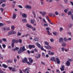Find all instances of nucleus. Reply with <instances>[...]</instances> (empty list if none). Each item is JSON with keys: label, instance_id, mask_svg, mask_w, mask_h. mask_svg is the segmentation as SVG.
<instances>
[{"label": "nucleus", "instance_id": "f257e3e1", "mask_svg": "<svg viewBox=\"0 0 73 73\" xmlns=\"http://www.w3.org/2000/svg\"><path fill=\"white\" fill-rule=\"evenodd\" d=\"M26 26L28 28H31V29H32V31H36V29L35 28H33V27H32L31 25H29L28 23H27L26 25Z\"/></svg>", "mask_w": 73, "mask_h": 73}, {"label": "nucleus", "instance_id": "f03ea898", "mask_svg": "<svg viewBox=\"0 0 73 73\" xmlns=\"http://www.w3.org/2000/svg\"><path fill=\"white\" fill-rule=\"evenodd\" d=\"M39 13L40 14H41L43 17H44L45 15H46V11H43V12H42V11H39Z\"/></svg>", "mask_w": 73, "mask_h": 73}, {"label": "nucleus", "instance_id": "7ed1b4c3", "mask_svg": "<svg viewBox=\"0 0 73 73\" xmlns=\"http://www.w3.org/2000/svg\"><path fill=\"white\" fill-rule=\"evenodd\" d=\"M46 30L47 31V32L49 35H51V33H50L49 32V30H50V27H46Z\"/></svg>", "mask_w": 73, "mask_h": 73}, {"label": "nucleus", "instance_id": "20e7f679", "mask_svg": "<svg viewBox=\"0 0 73 73\" xmlns=\"http://www.w3.org/2000/svg\"><path fill=\"white\" fill-rule=\"evenodd\" d=\"M28 46L29 48L30 49H32V48H35V46L34 45H31L30 44L28 45Z\"/></svg>", "mask_w": 73, "mask_h": 73}, {"label": "nucleus", "instance_id": "39448f33", "mask_svg": "<svg viewBox=\"0 0 73 73\" xmlns=\"http://www.w3.org/2000/svg\"><path fill=\"white\" fill-rule=\"evenodd\" d=\"M56 62L58 64H60V60H59V58L58 57L57 58H56Z\"/></svg>", "mask_w": 73, "mask_h": 73}, {"label": "nucleus", "instance_id": "423d86ee", "mask_svg": "<svg viewBox=\"0 0 73 73\" xmlns=\"http://www.w3.org/2000/svg\"><path fill=\"white\" fill-rule=\"evenodd\" d=\"M40 57H41V55H40V54H36V56H35V58H37V59L39 58Z\"/></svg>", "mask_w": 73, "mask_h": 73}, {"label": "nucleus", "instance_id": "0eeeda50", "mask_svg": "<svg viewBox=\"0 0 73 73\" xmlns=\"http://www.w3.org/2000/svg\"><path fill=\"white\" fill-rule=\"evenodd\" d=\"M22 61L23 63H25V62H27L28 61V59H27V58H25L24 60H22Z\"/></svg>", "mask_w": 73, "mask_h": 73}, {"label": "nucleus", "instance_id": "6e6552de", "mask_svg": "<svg viewBox=\"0 0 73 73\" xmlns=\"http://www.w3.org/2000/svg\"><path fill=\"white\" fill-rule=\"evenodd\" d=\"M12 42L15 43H18V40H16L15 39H13L12 40Z\"/></svg>", "mask_w": 73, "mask_h": 73}, {"label": "nucleus", "instance_id": "1a4fd4ad", "mask_svg": "<svg viewBox=\"0 0 73 73\" xmlns=\"http://www.w3.org/2000/svg\"><path fill=\"white\" fill-rule=\"evenodd\" d=\"M44 47L46 49H52V47H51L50 46L48 45L47 46H45Z\"/></svg>", "mask_w": 73, "mask_h": 73}, {"label": "nucleus", "instance_id": "9d476101", "mask_svg": "<svg viewBox=\"0 0 73 73\" xmlns=\"http://www.w3.org/2000/svg\"><path fill=\"white\" fill-rule=\"evenodd\" d=\"M20 48H22L21 50L22 52H24V51H25V50H26V49L25 48V46H23L22 47H21Z\"/></svg>", "mask_w": 73, "mask_h": 73}, {"label": "nucleus", "instance_id": "9b49d317", "mask_svg": "<svg viewBox=\"0 0 73 73\" xmlns=\"http://www.w3.org/2000/svg\"><path fill=\"white\" fill-rule=\"evenodd\" d=\"M25 8L26 9H27V8H29V9H32V7L29 5H26L25 6Z\"/></svg>", "mask_w": 73, "mask_h": 73}, {"label": "nucleus", "instance_id": "f8f14e48", "mask_svg": "<svg viewBox=\"0 0 73 73\" xmlns=\"http://www.w3.org/2000/svg\"><path fill=\"white\" fill-rule=\"evenodd\" d=\"M62 68H60V70L61 71H64V67H65V66L64 65H61Z\"/></svg>", "mask_w": 73, "mask_h": 73}, {"label": "nucleus", "instance_id": "ddd939ff", "mask_svg": "<svg viewBox=\"0 0 73 73\" xmlns=\"http://www.w3.org/2000/svg\"><path fill=\"white\" fill-rule=\"evenodd\" d=\"M36 46H37V47L38 48H41V45H40V44L38 42H36Z\"/></svg>", "mask_w": 73, "mask_h": 73}, {"label": "nucleus", "instance_id": "4468645a", "mask_svg": "<svg viewBox=\"0 0 73 73\" xmlns=\"http://www.w3.org/2000/svg\"><path fill=\"white\" fill-rule=\"evenodd\" d=\"M50 60L52 61H54L55 62H56V60H55V58L54 57L51 58Z\"/></svg>", "mask_w": 73, "mask_h": 73}, {"label": "nucleus", "instance_id": "2eb2a0df", "mask_svg": "<svg viewBox=\"0 0 73 73\" xmlns=\"http://www.w3.org/2000/svg\"><path fill=\"white\" fill-rule=\"evenodd\" d=\"M59 41L60 42H62L64 41V39L62 38H60L59 39Z\"/></svg>", "mask_w": 73, "mask_h": 73}, {"label": "nucleus", "instance_id": "dca6fc26", "mask_svg": "<svg viewBox=\"0 0 73 73\" xmlns=\"http://www.w3.org/2000/svg\"><path fill=\"white\" fill-rule=\"evenodd\" d=\"M21 49L22 48L20 47V49L18 51V54H20V53H21V52H22Z\"/></svg>", "mask_w": 73, "mask_h": 73}, {"label": "nucleus", "instance_id": "f3484780", "mask_svg": "<svg viewBox=\"0 0 73 73\" xmlns=\"http://www.w3.org/2000/svg\"><path fill=\"white\" fill-rule=\"evenodd\" d=\"M70 64V61H67L66 62V65L67 66H69V65Z\"/></svg>", "mask_w": 73, "mask_h": 73}, {"label": "nucleus", "instance_id": "a211bd4d", "mask_svg": "<svg viewBox=\"0 0 73 73\" xmlns=\"http://www.w3.org/2000/svg\"><path fill=\"white\" fill-rule=\"evenodd\" d=\"M28 68H26L25 69V70H23V71H24V72H26V71H27V70H28L29 72L30 71V70H29V69H30V68H29V67H28Z\"/></svg>", "mask_w": 73, "mask_h": 73}, {"label": "nucleus", "instance_id": "6ab92c4d", "mask_svg": "<svg viewBox=\"0 0 73 73\" xmlns=\"http://www.w3.org/2000/svg\"><path fill=\"white\" fill-rule=\"evenodd\" d=\"M29 61L30 62H31L32 63L33 62V60L31 58H29Z\"/></svg>", "mask_w": 73, "mask_h": 73}, {"label": "nucleus", "instance_id": "aec40b11", "mask_svg": "<svg viewBox=\"0 0 73 73\" xmlns=\"http://www.w3.org/2000/svg\"><path fill=\"white\" fill-rule=\"evenodd\" d=\"M22 22L23 23H27V20L26 19H23L22 20Z\"/></svg>", "mask_w": 73, "mask_h": 73}, {"label": "nucleus", "instance_id": "412c9836", "mask_svg": "<svg viewBox=\"0 0 73 73\" xmlns=\"http://www.w3.org/2000/svg\"><path fill=\"white\" fill-rule=\"evenodd\" d=\"M22 16L23 18H26L27 17V15L26 14H24L22 15Z\"/></svg>", "mask_w": 73, "mask_h": 73}, {"label": "nucleus", "instance_id": "4be33fe9", "mask_svg": "<svg viewBox=\"0 0 73 73\" xmlns=\"http://www.w3.org/2000/svg\"><path fill=\"white\" fill-rule=\"evenodd\" d=\"M46 18L47 20H48V22H50V19H49V17H48V16L46 15Z\"/></svg>", "mask_w": 73, "mask_h": 73}, {"label": "nucleus", "instance_id": "5701e85b", "mask_svg": "<svg viewBox=\"0 0 73 73\" xmlns=\"http://www.w3.org/2000/svg\"><path fill=\"white\" fill-rule=\"evenodd\" d=\"M12 31H11L7 33L8 36H9L10 35H11L12 34Z\"/></svg>", "mask_w": 73, "mask_h": 73}, {"label": "nucleus", "instance_id": "b1692460", "mask_svg": "<svg viewBox=\"0 0 73 73\" xmlns=\"http://www.w3.org/2000/svg\"><path fill=\"white\" fill-rule=\"evenodd\" d=\"M2 66L3 67H4L5 68H8V66L4 64H2Z\"/></svg>", "mask_w": 73, "mask_h": 73}, {"label": "nucleus", "instance_id": "393cba45", "mask_svg": "<svg viewBox=\"0 0 73 73\" xmlns=\"http://www.w3.org/2000/svg\"><path fill=\"white\" fill-rule=\"evenodd\" d=\"M32 12L34 15V18H36V14L35 13V11H33Z\"/></svg>", "mask_w": 73, "mask_h": 73}, {"label": "nucleus", "instance_id": "a878e982", "mask_svg": "<svg viewBox=\"0 0 73 73\" xmlns=\"http://www.w3.org/2000/svg\"><path fill=\"white\" fill-rule=\"evenodd\" d=\"M66 44L65 42H63L62 44V45L63 46H65Z\"/></svg>", "mask_w": 73, "mask_h": 73}, {"label": "nucleus", "instance_id": "bb28decb", "mask_svg": "<svg viewBox=\"0 0 73 73\" xmlns=\"http://www.w3.org/2000/svg\"><path fill=\"white\" fill-rule=\"evenodd\" d=\"M31 24H33L35 23V21L33 19H31Z\"/></svg>", "mask_w": 73, "mask_h": 73}, {"label": "nucleus", "instance_id": "cd10ccee", "mask_svg": "<svg viewBox=\"0 0 73 73\" xmlns=\"http://www.w3.org/2000/svg\"><path fill=\"white\" fill-rule=\"evenodd\" d=\"M40 49L42 50H43V51L45 52H46V50L44 49L42 47Z\"/></svg>", "mask_w": 73, "mask_h": 73}, {"label": "nucleus", "instance_id": "c85d7f7f", "mask_svg": "<svg viewBox=\"0 0 73 73\" xmlns=\"http://www.w3.org/2000/svg\"><path fill=\"white\" fill-rule=\"evenodd\" d=\"M27 64H28V65H32V64L31 62H26Z\"/></svg>", "mask_w": 73, "mask_h": 73}, {"label": "nucleus", "instance_id": "c756f323", "mask_svg": "<svg viewBox=\"0 0 73 73\" xmlns=\"http://www.w3.org/2000/svg\"><path fill=\"white\" fill-rule=\"evenodd\" d=\"M53 35H55V36H56L57 35V33L56 32H53Z\"/></svg>", "mask_w": 73, "mask_h": 73}, {"label": "nucleus", "instance_id": "7c9ffc66", "mask_svg": "<svg viewBox=\"0 0 73 73\" xmlns=\"http://www.w3.org/2000/svg\"><path fill=\"white\" fill-rule=\"evenodd\" d=\"M72 11H69L68 12V15H72Z\"/></svg>", "mask_w": 73, "mask_h": 73}, {"label": "nucleus", "instance_id": "2f4dec72", "mask_svg": "<svg viewBox=\"0 0 73 73\" xmlns=\"http://www.w3.org/2000/svg\"><path fill=\"white\" fill-rule=\"evenodd\" d=\"M34 40L35 41H38V38H37L36 37L34 38Z\"/></svg>", "mask_w": 73, "mask_h": 73}, {"label": "nucleus", "instance_id": "473e14b6", "mask_svg": "<svg viewBox=\"0 0 73 73\" xmlns=\"http://www.w3.org/2000/svg\"><path fill=\"white\" fill-rule=\"evenodd\" d=\"M69 10V9H66L65 10H64V12L65 13H67L68 12V11Z\"/></svg>", "mask_w": 73, "mask_h": 73}, {"label": "nucleus", "instance_id": "72a5a7b5", "mask_svg": "<svg viewBox=\"0 0 73 73\" xmlns=\"http://www.w3.org/2000/svg\"><path fill=\"white\" fill-rule=\"evenodd\" d=\"M19 43H22V40L21 39H19L18 40V42Z\"/></svg>", "mask_w": 73, "mask_h": 73}, {"label": "nucleus", "instance_id": "f704fd0d", "mask_svg": "<svg viewBox=\"0 0 73 73\" xmlns=\"http://www.w3.org/2000/svg\"><path fill=\"white\" fill-rule=\"evenodd\" d=\"M15 46V43L12 42V43L11 46L12 48H14V46Z\"/></svg>", "mask_w": 73, "mask_h": 73}, {"label": "nucleus", "instance_id": "c9c22d12", "mask_svg": "<svg viewBox=\"0 0 73 73\" xmlns=\"http://www.w3.org/2000/svg\"><path fill=\"white\" fill-rule=\"evenodd\" d=\"M16 15L15 13H14L13 16V19H15V18H16Z\"/></svg>", "mask_w": 73, "mask_h": 73}, {"label": "nucleus", "instance_id": "e433bc0d", "mask_svg": "<svg viewBox=\"0 0 73 73\" xmlns=\"http://www.w3.org/2000/svg\"><path fill=\"white\" fill-rule=\"evenodd\" d=\"M14 61L15 63H16V62H17V59L16 58H14Z\"/></svg>", "mask_w": 73, "mask_h": 73}, {"label": "nucleus", "instance_id": "4c0bfd02", "mask_svg": "<svg viewBox=\"0 0 73 73\" xmlns=\"http://www.w3.org/2000/svg\"><path fill=\"white\" fill-rule=\"evenodd\" d=\"M12 71L13 72H16V70L15 69V68L14 67L12 69Z\"/></svg>", "mask_w": 73, "mask_h": 73}, {"label": "nucleus", "instance_id": "58836bf2", "mask_svg": "<svg viewBox=\"0 0 73 73\" xmlns=\"http://www.w3.org/2000/svg\"><path fill=\"white\" fill-rule=\"evenodd\" d=\"M45 45H48L49 44V42H45Z\"/></svg>", "mask_w": 73, "mask_h": 73}, {"label": "nucleus", "instance_id": "ea45409f", "mask_svg": "<svg viewBox=\"0 0 73 73\" xmlns=\"http://www.w3.org/2000/svg\"><path fill=\"white\" fill-rule=\"evenodd\" d=\"M2 46H3V48H5L6 47V45L4 44H2Z\"/></svg>", "mask_w": 73, "mask_h": 73}, {"label": "nucleus", "instance_id": "a19ab883", "mask_svg": "<svg viewBox=\"0 0 73 73\" xmlns=\"http://www.w3.org/2000/svg\"><path fill=\"white\" fill-rule=\"evenodd\" d=\"M0 10L1 11V13H3V8H0Z\"/></svg>", "mask_w": 73, "mask_h": 73}, {"label": "nucleus", "instance_id": "79ce46f5", "mask_svg": "<svg viewBox=\"0 0 73 73\" xmlns=\"http://www.w3.org/2000/svg\"><path fill=\"white\" fill-rule=\"evenodd\" d=\"M54 13L56 15H58V12H57V11H56Z\"/></svg>", "mask_w": 73, "mask_h": 73}, {"label": "nucleus", "instance_id": "37998d69", "mask_svg": "<svg viewBox=\"0 0 73 73\" xmlns=\"http://www.w3.org/2000/svg\"><path fill=\"white\" fill-rule=\"evenodd\" d=\"M2 40H3V41H5V42L7 41V40H6V39L5 38H3Z\"/></svg>", "mask_w": 73, "mask_h": 73}, {"label": "nucleus", "instance_id": "c03bdc74", "mask_svg": "<svg viewBox=\"0 0 73 73\" xmlns=\"http://www.w3.org/2000/svg\"><path fill=\"white\" fill-rule=\"evenodd\" d=\"M18 7L20 8H21V9L23 8V7H22V6H21V5H18Z\"/></svg>", "mask_w": 73, "mask_h": 73}, {"label": "nucleus", "instance_id": "a18cd8bd", "mask_svg": "<svg viewBox=\"0 0 73 73\" xmlns=\"http://www.w3.org/2000/svg\"><path fill=\"white\" fill-rule=\"evenodd\" d=\"M11 31H12V34H15V33H16L15 31H13V30H11Z\"/></svg>", "mask_w": 73, "mask_h": 73}, {"label": "nucleus", "instance_id": "49530a36", "mask_svg": "<svg viewBox=\"0 0 73 73\" xmlns=\"http://www.w3.org/2000/svg\"><path fill=\"white\" fill-rule=\"evenodd\" d=\"M42 56L43 57H45V53L44 52H42Z\"/></svg>", "mask_w": 73, "mask_h": 73}, {"label": "nucleus", "instance_id": "de8ad7c7", "mask_svg": "<svg viewBox=\"0 0 73 73\" xmlns=\"http://www.w3.org/2000/svg\"><path fill=\"white\" fill-rule=\"evenodd\" d=\"M42 21L43 22H44V23H46V21H45V19H42Z\"/></svg>", "mask_w": 73, "mask_h": 73}, {"label": "nucleus", "instance_id": "09e8293b", "mask_svg": "<svg viewBox=\"0 0 73 73\" xmlns=\"http://www.w3.org/2000/svg\"><path fill=\"white\" fill-rule=\"evenodd\" d=\"M15 26H14L13 25H12L11 26V29H15Z\"/></svg>", "mask_w": 73, "mask_h": 73}, {"label": "nucleus", "instance_id": "8fccbe9b", "mask_svg": "<svg viewBox=\"0 0 73 73\" xmlns=\"http://www.w3.org/2000/svg\"><path fill=\"white\" fill-rule=\"evenodd\" d=\"M17 36H20L21 34L20 33H19V31L17 33Z\"/></svg>", "mask_w": 73, "mask_h": 73}, {"label": "nucleus", "instance_id": "3c124183", "mask_svg": "<svg viewBox=\"0 0 73 73\" xmlns=\"http://www.w3.org/2000/svg\"><path fill=\"white\" fill-rule=\"evenodd\" d=\"M68 60L69 61H70V62L73 61V60H72V59H70L69 58L68 59Z\"/></svg>", "mask_w": 73, "mask_h": 73}, {"label": "nucleus", "instance_id": "603ef678", "mask_svg": "<svg viewBox=\"0 0 73 73\" xmlns=\"http://www.w3.org/2000/svg\"><path fill=\"white\" fill-rule=\"evenodd\" d=\"M9 69L10 70H11L12 69H13V67H9Z\"/></svg>", "mask_w": 73, "mask_h": 73}, {"label": "nucleus", "instance_id": "864d4df0", "mask_svg": "<svg viewBox=\"0 0 73 73\" xmlns=\"http://www.w3.org/2000/svg\"><path fill=\"white\" fill-rule=\"evenodd\" d=\"M64 1L65 3H68V0H64Z\"/></svg>", "mask_w": 73, "mask_h": 73}, {"label": "nucleus", "instance_id": "5fc2aeb1", "mask_svg": "<svg viewBox=\"0 0 73 73\" xmlns=\"http://www.w3.org/2000/svg\"><path fill=\"white\" fill-rule=\"evenodd\" d=\"M64 41L66 42L67 41V39L66 38H64Z\"/></svg>", "mask_w": 73, "mask_h": 73}, {"label": "nucleus", "instance_id": "6e6d98bb", "mask_svg": "<svg viewBox=\"0 0 73 73\" xmlns=\"http://www.w3.org/2000/svg\"><path fill=\"white\" fill-rule=\"evenodd\" d=\"M44 27H48V25L47 24H44Z\"/></svg>", "mask_w": 73, "mask_h": 73}, {"label": "nucleus", "instance_id": "4d7b16f0", "mask_svg": "<svg viewBox=\"0 0 73 73\" xmlns=\"http://www.w3.org/2000/svg\"><path fill=\"white\" fill-rule=\"evenodd\" d=\"M64 48H61V50L62 52H64Z\"/></svg>", "mask_w": 73, "mask_h": 73}, {"label": "nucleus", "instance_id": "13d9d810", "mask_svg": "<svg viewBox=\"0 0 73 73\" xmlns=\"http://www.w3.org/2000/svg\"><path fill=\"white\" fill-rule=\"evenodd\" d=\"M50 41L51 42H53L54 41V40H53V39L51 38L50 39Z\"/></svg>", "mask_w": 73, "mask_h": 73}, {"label": "nucleus", "instance_id": "bf43d9fd", "mask_svg": "<svg viewBox=\"0 0 73 73\" xmlns=\"http://www.w3.org/2000/svg\"><path fill=\"white\" fill-rule=\"evenodd\" d=\"M62 30H63V29H62V28L61 27L60 29V32H61V31H62Z\"/></svg>", "mask_w": 73, "mask_h": 73}, {"label": "nucleus", "instance_id": "052dcab7", "mask_svg": "<svg viewBox=\"0 0 73 73\" xmlns=\"http://www.w3.org/2000/svg\"><path fill=\"white\" fill-rule=\"evenodd\" d=\"M1 26H4V24L1 23H0V27Z\"/></svg>", "mask_w": 73, "mask_h": 73}, {"label": "nucleus", "instance_id": "680f3d73", "mask_svg": "<svg viewBox=\"0 0 73 73\" xmlns=\"http://www.w3.org/2000/svg\"><path fill=\"white\" fill-rule=\"evenodd\" d=\"M2 7H4L5 6V4H2Z\"/></svg>", "mask_w": 73, "mask_h": 73}, {"label": "nucleus", "instance_id": "e2e57ef3", "mask_svg": "<svg viewBox=\"0 0 73 73\" xmlns=\"http://www.w3.org/2000/svg\"><path fill=\"white\" fill-rule=\"evenodd\" d=\"M72 27V24H70L69 25V28H71Z\"/></svg>", "mask_w": 73, "mask_h": 73}, {"label": "nucleus", "instance_id": "0e129e2a", "mask_svg": "<svg viewBox=\"0 0 73 73\" xmlns=\"http://www.w3.org/2000/svg\"><path fill=\"white\" fill-rule=\"evenodd\" d=\"M50 55H52V56H53V55H54V53L53 52H51L50 54Z\"/></svg>", "mask_w": 73, "mask_h": 73}, {"label": "nucleus", "instance_id": "69168bd1", "mask_svg": "<svg viewBox=\"0 0 73 73\" xmlns=\"http://www.w3.org/2000/svg\"><path fill=\"white\" fill-rule=\"evenodd\" d=\"M70 4H71L72 6H73V1H70Z\"/></svg>", "mask_w": 73, "mask_h": 73}, {"label": "nucleus", "instance_id": "338daca9", "mask_svg": "<svg viewBox=\"0 0 73 73\" xmlns=\"http://www.w3.org/2000/svg\"><path fill=\"white\" fill-rule=\"evenodd\" d=\"M68 50H69L67 49H65V52H68Z\"/></svg>", "mask_w": 73, "mask_h": 73}, {"label": "nucleus", "instance_id": "774afa93", "mask_svg": "<svg viewBox=\"0 0 73 73\" xmlns=\"http://www.w3.org/2000/svg\"><path fill=\"white\" fill-rule=\"evenodd\" d=\"M71 17H72V19L73 20V14L72 15H71Z\"/></svg>", "mask_w": 73, "mask_h": 73}]
</instances>
